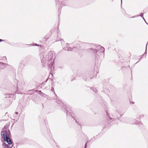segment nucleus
<instances>
[{"instance_id": "1", "label": "nucleus", "mask_w": 148, "mask_h": 148, "mask_svg": "<svg viewBox=\"0 0 148 148\" xmlns=\"http://www.w3.org/2000/svg\"><path fill=\"white\" fill-rule=\"evenodd\" d=\"M41 62L43 65L45 66L47 65L48 68L51 69V71L54 70V61L55 58H53V53L51 51H50L48 54L45 56L41 55Z\"/></svg>"}, {"instance_id": "2", "label": "nucleus", "mask_w": 148, "mask_h": 148, "mask_svg": "<svg viewBox=\"0 0 148 148\" xmlns=\"http://www.w3.org/2000/svg\"><path fill=\"white\" fill-rule=\"evenodd\" d=\"M92 55V57L95 59L96 62L100 61L101 56L104 54L105 49L104 47L98 45L96 48H91L87 50Z\"/></svg>"}, {"instance_id": "3", "label": "nucleus", "mask_w": 148, "mask_h": 148, "mask_svg": "<svg viewBox=\"0 0 148 148\" xmlns=\"http://www.w3.org/2000/svg\"><path fill=\"white\" fill-rule=\"evenodd\" d=\"M56 103L59 105L63 109H64L66 110V112L67 116H71L75 120V119L72 116V111L71 110L69 111L68 108L69 107V106H66L65 104H64L60 100H58L56 101Z\"/></svg>"}, {"instance_id": "4", "label": "nucleus", "mask_w": 148, "mask_h": 148, "mask_svg": "<svg viewBox=\"0 0 148 148\" xmlns=\"http://www.w3.org/2000/svg\"><path fill=\"white\" fill-rule=\"evenodd\" d=\"M56 103L59 105L63 109H64L66 110V112L67 116H71L75 120V119L72 116V111L71 110L69 111L68 108L69 107V106H66L65 104H64L60 100H58L56 101Z\"/></svg>"}, {"instance_id": "5", "label": "nucleus", "mask_w": 148, "mask_h": 148, "mask_svg": "<svg viewBox=\"0 0 148 148\" xmlns=\"http://www.w3.org/2000/svg\"><path fill=\"white\" fill-rule=\"evenodd\" d=\"M1 135L4 140L10 137L11 134L10 131L8 130H2L1 132Z\"/></svg>"}, {"instance_id": "6", "label": "nucleus", "mask_w": 148, "mask_h": 148, "mask_svg": "<svg viewBox=\"0 0 148 148\" xmlns=\"http://www.w3.org/2000/svg\"><path fill=\"white\" fill-rule=\"evenodd\" d=\"M80 77H81L82 79L86 81H88L90 79L92 78L93 76L90 75L88 73H82Z\"/></svg>"}, {"instance_id": "7", "label": "nucleus", "mask_w": 148, "mask_h": 148, "mask_svg": "<svg viewBox=\"0 0 148 148\" xmlns=\"http://www.w3.org/2000/svg\"><path fill=\"white\" fill-rule=\"evenodd\" d=\"M123 14L125 15L128 18H134L140 16L145 21V20L143 17V13H141L140 15H137L136 16H134L132 17H131L130 15L128 14V12H126L125 10H123V11H122Z\"/></svg>"}, {"instance_id": "8", "label": "nucleus", "mask_w": 148, "mask_h": 148, "mask_svg": "<svg viewBox=\"0 0 148 148\" xmlns=\"http://www.w3.org/2000/svg\"><path fill=\"white\" fill-rule=\"evenodd\" d=\"M136 119L134 120L133 122L132 123V124H134L136 125H139L141 127H142L143 126V124L141 123L140 121H137L136 119L140 120V115L137 114L135 116Z\"/></svg>"}, {"instance_id": "9", "label": "nucleus", "mask_w": 148, "mask_h": 148, "mask_svg": "<svg viewBox=\"0 0 148 148\" xmlns=\"http://www.w3.org/2000/svg\"><path fill=\"white\" fill-rule=\"evenodd\" d=\"M3 142H6L8 144L11 145H13V142L12 139L10 138V137L3 140Z\"/></svg>"}, {"instance_id": "10", "label": "nucleus", "mask_w": 148, "mask_h": 148, "mask_svg": "<svg viewBox=\"0 0 148 148\" xmlns=\"http://www.w3.org/2000/svg\"><path fill=\"white\" fill-rule=\"evenodd\" d=\"M2 145L4 146V148H11L13 147V145H11L9 144H7L5 142H3V143Z\"/></svg>"}, {"instance_id": "11", "label": "nucleus", "mask_w": 148, "mask_h": 148, "mask_svg": "<svg viewBox=\"0 0 148 148\" xmlns=\"http://www.w3.org/2000/svg\"><path fill=\"white\" fill-rule=\"evenodd\" d=\"M69 45L67 43L66 45V47H64L63 48V49L65 50L68 51H71V48L70 47H69L68 46Z\"/></svg>"}, {"instance_id": "12", "label": "nucleus", "mask_w": 148, "mask_h": 148, "mask_svg": "<svg viewBox=\"0 0 148 148\" xmlns=\"http://www.w3.org/2000/svg\"><path fill=\"white\" fill-rule=\"evenodd\" d=\"M35 91L41 96L45 97L46 95L45 93L42 92L40 90H36Z\"/></svg>"}, {"instance_id": "13", "label": "nucleus", "mask_w": 148, "mask_h": 148, "mask_svg": "<svg viewBox=\"0 0 148 148\" xmlns=\"http://www.w3.org/2000/svg\"><path fill=\"white\" fill-rule=\"evenodd\" d=\"M14 94L12 93L7 94L5 95L6 96L5 97L8 98H11L13 97L14 96Z\"/></svg>"}, {"instance_id": "14", "label": "nucleus", "mask_w": 148, "mask_h": 148, "mask_svg": "<svg viewBox=\"0 0 148 148\" xmlns=\"http://www.w3.org/2000/svg\"><path fill=\"white\" fill-rule=\"evenodd\" d=\"M29 45L30 46H40V49H44V47L43 46H42V45H38L36 43H35L33 45H32V44H30V45Z\"/></svg>"}, {"instance_id": "15", "label": "nucleus", "mask_w": 148, "mask_h": 148, "mask_svg": "<svg viewBox=\"0 0 148 148\" xmlns=\"http://www.w3.org/2000/svg\"><path fill=\"white\" fill-rule=\"evenodd\" d=\"M106 113L107 115L108 116V117L107 118V121L108 122L109 121H111L112 120V121H113L114 120V119H113V118H111L110 117V116H108V114L107 112H106Z\"/></svg>"}, {"instance_id": "16", "label": "nucleus", "mask_w": 148, "mask_h": 148, "mask_svg": "<svg viewBox=\"0 0 148 148\" xmlns=\"http://www.w3.org/2000/svg\"><path fill=\"white\" fill-rule=\"evenodd\" d=\"M14 82L15 83V84L14 86V87H15V89L17 90L18 89V87H17L18 81L17 80H15L14 81Z\"/></svg>"}, {"instance_id": "17", "label": "nucleus", "mask_w": 148, "mask_h": 148, "mask_svg": "<svg viewBox=\"0 0 148 148\" xmlns=\"http://www.w3.org/2000/svg\"><path fill=\"white\" fill-rule=\"evenodd\" d=\"M90 89L92 90L95 93H96L98 91V90L95 88H90Z\"/></svg>"}, {"instance_id": "18", "label": "nucleus", "mask_w": 148, "mask_h": 148, "mask_svg": "<svg viewBox=\"0 0 148 148\" xmlns=\"http://www.w3.org/2000/svg\"><path fill=\"white\" fill-rule=\"evenodd\" d=\"M24 66V65L22 63H21L19 64V67H20L21 69L22 68H23Z\"/></svg>"}, {"instance_id": "19", "label": "nucleus", "mask_w": 148, "mask_h": 148, "mask_svg": "<svg viewBox=\"0 0 148 148\" xmlns=\"http://www.w3.org/2000/svg\"><path fill=\"white\" fill-rule=\"evenodd\" d=\"M51 90L53 92H54V93L55 95L56 96H57L56 94L55 93V92H54V88L53 87H51Z\"/></svg>"}, {"instance_id": "20", "label": "nucleus", "mask_w": 148, "mask_h": 148, "mask_svg": "<svg viewBox=\"0 0 148 148\" xmlns=\"http://www.w3.org/2000/svg\"><path fill=\"white\" fill-rule=\"evenodd\" d=\"M145 56H146V54H146V53L145 54V53H144V54H143V55H142V56H141L140 57V58L139 59V61H140V60H141L143 58V56L145 55Z\"/></svg>"}, {"instance_id": "21", "label": "nucleus", "mask_w": 148, "mask_h": 148, "mask_svg": "<svg viewBox=\"0 0 148 148\" xmlns=\"http://www.w3.org/2000/svg\"><path fill=\"white\" fill-rule=\"evenodd\" d=\"M144 116H145L144 114H142L141 115H140V119H141V118H142L143 117H144Z\"/></svg>"}, {"instance_id": "22", "label": "nucleus", "mask_w": 148, "mask_h": 148, "mask_svg": "<svg viewBox=\"0 0 148 148\" xmlns=\"http://www.w3.org/2000/svg\"><path fill=\"white\" fill-rule=\"evenodd\" d=\"M96 139V138L95 137H93L92 138L91 140L92 141H95Z\"/></svg>"}, {"instance_id": "23", "label": "nucleus", "mask_w": 148, "mask_h": 148, "mask_svg": "<svg viewBox=\"0 0 148 148\" xmlns=\"http://www.w3.org/2000/svg\"><path fill=\"white\" fill-rule=\"evenodd\" d=\"M88 142V141L86 143V144H85V146H84V148H86V147H87V143Z\"/></svg>"}, {"instance_id": "24", "label": "nucleus", "mask_w": 148, "mask_h": 148, "mask_svg": "<svg viewBox=\"0 0 148 148\" xmlns=\"http://www.w3.org/2000/svg\"><path fill=\"white\" fill-rule=\"evenodd\" d=\"M58 16H59V15L61 13V10H58Z\"/></svg>"}, {"instance_id": "25", "label": "nucleus", "mask_w": 148, "mask_h": 148, "mask_svg": "<svg viewBox=\"0 0 148 148\" xmlns=\"http://www.w3.org/2000/svg\"><path fill=\"white\" fill-rule=\"evenodd\" d=\"M4 41V40H3L0 39V42H2V41Z\"/></svg>"}, {"instance_id": "26", "label": "nucleus", "mask_w": 148, "mask_h": 148, "mask_svg": "<svg viewBox=\"0 0 148 148\" xmlns=\"http://www.w3.org/2000/svg\"><path fill=\"white\" fill-rule=\"evenodd\" d=\"M75 121H76V123L78 124L79 125H80L79 123V122L78 121H77L75 120Z\"/></svg>"}, {"instance_id": "27", "label": "nucleus", "mask_w": 148, "mask_h": 148, "mask_svg": "<svg viewBox=\"0 0 148 148\" xmlns=\"http://www.w3.org/2000/svg\"><path fill=\"white\" fill-rule=\"evenodd\" d=\"M15 114H16L17 115V114H18V112H15Z\"/></svg>"}, {"instance_id": "28", "label": "nucleus", "mask_w": 148, "mask_h": 148, "mask_svg": "<svg viewBox=\"0 0 148 148\" xmlns=\"http://www.w3.org/2000/svg\"><path fill=\"white\" fill-rule=\"evenodd\" d=\"M145 22L146 24L148 25V23L146 22V21H145Z\"/></svg>"}, {"instance_id": "29", "label": "nucleus", "mask_w": 148, "mask_h": 148, "mask_svg": "<svg viewBox=\"0 0 148 148\" xmlns=\"http://www.w3.org/2000/svg\"><path fill=\"white\" fill-rule=\"evenodd\" d=\"M48 38H48H48L46 37V38H45L46 39H48Z\"/></svg>"}, {"instance_id": "30", "label": "nucleus", "mask_w": 148, "mask_h": 148, "mask_svg": "<svg viewBox=\"0 0 148 148\" xmlns=\"http://www.w3.org/2000/svg\"><path fill=\"white\" fill-rule=\"evenodd\" d=\"M48 79H46V81H45V82H47V80H48Z\"/></svg>"}, {"instance_id": "31", "label": "nucleus", "mask_w": 148, "mask_h": 148, "mask_svg": "<svg viewBox=\"0 0 148 148\" xmlns=\"http://www.w3.org/2000/svg\"><path fill=\"white\" fill-rule=\"evenodd\" d=\"M56 146H57V147H58V146L57 145V144H56Z\"/></svg>"}, {"instance_id": "32", "label": "nucleus", "mask_w": 148, "mask_h": 148, "mask_svg": "<svg viewBox=\"0 0 148 148\" xmlns=\"http://www.w3.org/2000/svg\"><path fill=\"white\" fill-rule=\"evenodd\" d=\"M5 129V126L4 127H3Z\"/></svg>"}, {"instance_id": "33", "label": "nucleus", "mask_w": 148, "mask_h": 148, "mask_svg": "<svg viewBox=\"0 0 148 148\" xmlns=\"http://www.w3.org/2000/svg\"><path fill=\"white\" fill-rule=\"evenodd\" d=\"M121 3H122V0H121Z\"/></svg>"}, {"instance_id": "34", "label": "nucleus", "mask_w": 148, "mask_h": 148, "mask_svg": "<svg viewBox=\"0 0 148 148\" xmlns=\"http://www.w3.org/2000/svg\"><path fill=\"white\" fill-rule=\"evenodd\" d=\"M134 102H132V103L133 104H134Z\"/></svg>"}, {"instance_id": "35", "label": "nucleus", "mask_w": 148, "mask_h": 148, "mask_svg": "<svg viewBox=\"0 0 148 148\" xmlns=\"http://www.w3.org/2000/svg\"><path fill=\"white\" fill-rule=\"evenodd\" d=\"M129 67L130 68V66H129Z\"/></svg>"}, {"instance_id": "36", "label": "nucleus", "mask_w": 148, "mask_h": 148, "mask_svg": "<svg viewBox=\"0 0 148 148\" xmlns=\"http://www.w3.org/2000/svg\"><path fill=\"white\" fill-rule=\"evenodd\" d=\"M139 60L138 61V62H139Z\"/></svg>"}, {"instance_id": "37", "label": "nucleus", "mask_w": 148, "mask_h": 148, "mask_svg": "<svg viewBox=\"0 0 148 148\" xmlns=\"http://www.w3.org/2000/svg\"><path fill=\"white\" fill-rule=\"evenodd\" d=\"M139 60L138 61V62H139Z\"/></svg>"}, {"instance_id": "38", "label": "nucleus", "mask_w": 148, "mask_h": 148, "mask_svg": "<svg viewBox=\"0 0 148 148\" xmlns=\"http://www.w3.org/2000/svg\"><path fill=\"white\" fill-rule=\"evenodd\" d=\"M139 60L138 61V62H139Z\"/></svg>"}, {"instance_id": "39", "label": "nucleus", "mask_w": 148, "mask_h": 148, "mask_svg": "<svg viewBox=\"0 0 148 148\" xmlns=\"http://www.w3.org/2000/svg\"><path fill=\"white\" fill-rule=\"evenodd\" d=\"M115 112H117V111L116 110V111H115Z\"/></svg>"}]
</instances>
